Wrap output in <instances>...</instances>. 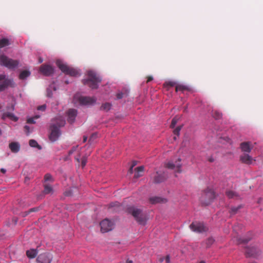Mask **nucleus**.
Instances as JSON below:
<instances>
[{
  "mask_svg": "<svg viewBox=\"0 0 263 263\" xmlns=\"http://www.w3.org/2000/svg\"><path fill=\"white\" fill-rule=\"evenodd\" d=\"M13 222H14V224H16V223H17V218H13Z\"/></svg>",
  "mask_w": 263,
  "mask_h": 263,
  "instance_id": "4d7b16f0",
  "label": "nucleus"
},
{
  "mask_svg": "<svg viewBox=\"0 0 263 263\" xmlns=\"http://www.w3.org/2000/svg\"><path fill=\"white\" fill-rule=\"evenodd\" d=\"M59 128L60 127L64 126L65 124V121L64 119L60 117L57 119L56 122L54 123Z\"/></svg>",
  "mask_w": 263,
  "mask_h": 263,
  "instance_id": "b1692460",
  "label": "nucleus"
},
{
  "mask_svg": "<svg viewBox=\"0 0 263 263\" xmlns=\"http://www.w3.org/2000/svg\"><path fill=\"white\" fill-rule=\"evenodd\" d=\"M240 146L242 152L247 153H250L252 148L251 146V142H242Z\"/></svg>",
  "mask_w": 263,
  "mask_h": 263,
  "instance_id": "6ab92c4d",
  "label": "nucleus"
},
{
  "mask_svg": "<svg viewBox=\"0 0 263 263\" xmlns=\"http://www.w3.org/2000/svg\"><path fill=\"white\" fill-rule=\"evenodd\" d=\"M77 147H78V146L73 147L72 148V149L70 150V151H69V152H68L69 155H71V154H72L73 153V152H74V151H75L76 150V149H77Z\"/></svg>",
  "mask_w": 263,
  "mask_h": 263,
  "instance_id": "3c124183",
  "label": "nucleus"
},
{
  "mask_svg": "<svg viewBox=\"0 0 263 263\" xmlns=\"http://www.w3.org/2000/svg\"><path fill=\"white\" fill-rule=\"evenodd\" d=\"M9 147L12 153H17L20 149V145L18 143L13 142L9 144Z\"/></svg>",
  "mask_w": 263,
  "mask_h": 263,
  "instance_id": "aec40b11",
  "label": "nucleus"
},
{
  "mask_svg": "<svg viewBox=\"0 0 263 263\" xmlns=\"http://www.w3.org/2000/svg\"><path fill=\"white\" fill-rule=\"evenodd\" d=\"M175 83L174 82H168L164 84V85L167 87H173L175 85Z\"/></svg>",
  "mask_w": 263,
  "mask_h": 263,
  "instance_id": "a19ab883",
  "label": "nucleus"
},
{
  "mask_svg": "<svg viewBox=\"0 0 263 263\" xmlns=\"http://www.w3.org/2000/svg\"><path fill=\"white\" fill-rule=\"evenodd\" d=\"M199 263H205L204 261H201Z\"/></svg>",
  "mask_w": 263,
  "mask_h": 263,
  "instance_id": "774afa93",
  "label": "nucleus"
},
{
  "mask_svg": "<svg viewBox=\"0 0 263 263\" xmlns=\"http://www.w3.org/2000/svg\"><path fill=\"white\" fill-rule=\"evenodd\" d=\"M101 231L103 233L109 232L112 230L114 223L108 219H105L100 223Z\"/></svg>",
  "mask_w": 263,
  "mask_h": 263,
  "instance_id": "9d476101",
  "label": "nucleus"
},
{
  "mask_svg": "<svg viewBox=\"0 0 263 263\" xmlns=\"http://www.w3.org/2000/svg\"><path fill=\"white\" fill-rule=\"evenodd\" d=\"M19 64V61L9 58L5 55L0 56V65L8 69H14Z\"/></svg>",
  "mask_w": 263,
  "mask_h": 263,
  "instance_id": "39448f33",
  "label": "nucleus"
},
{
  "mask_svg": "<svg viewBox=\"0 0 263 263\" xmlns=\"http://www.w3.org/2000/svg\"><path fill=\"white\" fill-rule=\"evenodd\" d=\"M87 137L86 136H83V141L84 143L87 141Z\"/></svg>",
  "mask_w": 263,
  "mask_h": 263,
  "instance_id": "13d9d810",
  "label": "nucleus"
},
{
  "mask_svg": "<svg viewBox=\"0 0 263 263\" xmlns=\"http://www.w3.org/2000/svg\"><path fill=\"white\" fill-rule=\"evenodd\" d=\"M240 160L242 163L247 164H251L252 163L253 161H255V160L251 156L247 154H243L241 155L240 157Z\"/></svg>",
  "mask_w": 263,
  "mask_h": 263,
  "instance_id": "f3484780",
  "label": "nucleus"
},
{
  "mask_svg": "<svg viewBox=\"0 0 263 263\" xmlns=\"http://www.w3.org/2000/svg\"><path fill=\"white\" fill-rule=\"evenodd\" d=\"M50 134L49 136L50 140L54 142L58 140L61 135L59 128L54 124H51L50 125Z\"/></svg>",
  "mask_w": 263,
  "mask_h": 263,
  "instance_id": "1a4fd4ad",
  "label": "nucleus"
},
{
  "mask_svg": "<svg viewBox=\"0 0 263 263\" xmlns=\"http://www.w3.org/2000/svg\"><path fill=\"white\" fill-rule=\"evenodd\" d=\"M77 147H78V146L73 147L72 148V149L70 150V151H69V152H68L69 155H71V154H72L73 153V152H74V151H75L76 150V149H77Z\"/></svg>",
  "mask_w": 263,
  "mask_h": 263,
  "instance_id": "603ef678",
  "label": "nucleus"
},
{
  "mask_svg": "<svg viewBox=\"0 0 263 263\" xmlns=\"http://www.w3.org/2000/svg\"><path fill=\"white\" fill-rule=\"evenodd\" d=\"M40 71L44 76H49L54 72V69L51 65L43 64L41 66Z\"/></svg>",
  "mask_w": 263,
  "mask_h": 263,
  "instance_id": "9b49d317",
  "label": "nucleus"
},
{
  "mask_svg": "<svg viewBox=\"0 0 263 263\" xmlns=\"http://www.w3.org/2000/svg\"><path fill=\"white\" fill-rule=\"evenodd\" d=\"M77 147H78V146L73 147L72 148V149L70 150V151H69V152H68L69 155H71V154H72L73 153V152H74V151H75L76 150V149H77Z\"/></svg>",
  "mask_w": 263,
  "mask_h": 263,
  "instance_id": "8fccbe9b",
  "label": "nucleus"
},
{
  "mask_svg": "<svg viewBox=\"0 0 263 263\" xmlns=\"http://www.w3.org/2000/svg\"><path fill=\"white\" fill-rule=\"evenodd\" d=\"M52 191L51 186L49 185L46 184L44 186V192L45 194H49Z\"/></svg>",
  "mask_w": 263,
  "mask_h": 263,
  "instance_id": "c9c22d12",
  "label": "nucleus"
},
{
  "mask_svg": "<svg viewBox=\"0 0 263 263\" xmlns=\"http://www.w3.org/2000/svg\"><path fill=\"white\" fill-rule=\"evenodd\" d=\"M251 240L250 238H239L238 239V242L239 243H246Z\"/></svg>",
  "mask_w": 263,
  "mask_h": 263,
  "instance_id": "4c0bfd02",
  "label": "nucleus"
},
{
  "mask_svg": "<svg viewBox=\"0 0 263 263\" xmlns=\"http://www.w3.org/2000/svg\"><path fill=\"white\" fill-rule=\"evenodd\" d=\"M134 166V165H133L130 167V168H129V173H131V174L133 173V168Z\"/></svg>",
  "mask_w": 263,
  "mask_h": 263,
  "instance_id": "6e6d98bb",
  "label": "nucleus"
},
{
  "mask_svg": "<svg viewBox=\"0 0 263 263\" xmlns=\"http://www.w3.org/2000/svg\"><path fill=\"white\" fill-rule=\"evenodd\" d=\"M7 109L8 110L13 111L14 110V106L13 105H11V106H7Z\"/></svg>",
  "mask_w": 263,
  "mask_h": 263,
  "instance_id": "de8ad7c7",
  "label": "nucleus"
},
{
  "mask_svg": "<svg viewBox=\"0 0 263 263\" xmlns=\"http://www.w3.org/2000/svg\"><path fill=\"white\" fill-rule=\"evenodd\" d=\"M127 211L132 215L139 224L143 226L145 225L147 220L146 214L143 212L141 210L131 206L128 208Z\"/></svg>",
  "mask_w": 263,
  "mask_h": 263,
  "instance_id": "f03ea898",
  "label": "nucleus"
},
{
  "mask_svg": "<svg viewBox=\"0 0 263 263\" xmlns=\"http://www.w3.org/2000/svg\"><path fill=\"white\" fill-rule=\"evenodd\" d=\"M165 259V258L164 257H161L159 258V261L162 262L163 261V260Z\"/></svg>",
  "mask_w": 263,
  "mask_h": 263,
  "instance_id": "680f3d73",
  "label": "nucleus"
},
{
  "mask_svg": "<svg viewBox=\"0 0 263 263\" xmlns=\"http://www.w3.org/2000/svg\"><path fill=\"white\" fill-rule=\"evenodd\" d=\"M126 263H133V262L132 260L128 259L126 261Z\"/></svg>",
  "mask_w": 263,
  "mask_h": 263,
  "instance_id": "0e129e2a",
  "label": "nucleus"
},
{
  "mask_svg": "<svg viewBox=\"0 0 263 263\" xmlns=\"http://www.w3.org/2000/svg\"><path fill=\"white\" fill-rule=\"evenodd\" d=\"M180 162L181 159L178 158L175 163H174L173 162H168L166 164V167L170 169L174 170L176 172L180 173L181 172Z\"/></svg>",
  "mask_w": 263,
  "mask_h": 263,
  "instance_id": "f8f14e48",
  "label": "nucleus"
},
{
  "mask_svg": "<svg viewBox=\"0 0 263 263\" xmlns=\"http://www.w3.org/2000/svg\"><path fill=\"white\" fill-rule=\"evenodd\" d=\"M29 145L32 147H36L39 149H41V146L39 145L37 142L33 139H31L29 141Z\"/></svg>",
  "mask_w": 263,
  "mask_h": 263,
  "instance_id": "7c9ffc66",
  "label": "nucleus"
},
{
  "mask_svg": "<svg viewBox=\"0 0 263 263\" xmlns=\"http://www.w3.org/2000/svg\"><path fill=\"white\" fill-rule=\"evenodd\" d=\"M119 205H120V203L119 202H115V203H111L109 204V208H113V207H115V206L118 207V206H119Z\"/></svg>",
  "mask_w": 263,
  "mask_h": 263,
  "instance_id": "79ce46f5",
  "label": "nucleus"
},
{
  "mask_svg": "<svg viewBox=\"0 0 263 263\" xmlns=\"http://www.w3.org/2000/svg\"><path fill=\"white\" fill-rule=\"evenodd\" d=\"M67 114L68 116V122L71 124L73 123L77 115V110L73 108L69 109L67 111Z\"/></svg>",
  "mask_w": 263,
  "mask_h": 263,
  "instance_id": "2eb2a0df",
  "label": "nucleus"
},
{
  "mask_svg": "<svg viewBox=\"0 0 263 263\" xmlns=\"http://www.w3.org/2000/svg\"><path fill=\"white\" fill-rule=\"evenodd\" d=\"M153 177V182L155 183H159L163 182L166 178L164 173H159L157 172Z\"/></svg>",
  "mask_w": 263,
  "mask_h": 263,
  "instance_id": "4468645a",
  "label": "nucleus"
},
{
  "mask_svg": "<svg viewBox=\"0 0 263 263\" xmlns=\"http://www.w3.org/2000/svg\"><path fill=\"white\" fill-rule=\"evenodd\" d=\"M215 240L212 237H209L205 241L206 247H210L214 242Z\"/></svg>",
  "mask_w": 263,
  "mask_h": 263,
  "instance_id": "f704fd0d",
  "label": "nucleus"
},
{
  "mask_svg": "<svg viewBox=\"0 0 263 263\" xmlns=\"http://www.w3.org/2000/svg\"><path fill=\"white\" fill-rule=\"evenodd\" d=\"M190 228L194 232L196 233H202L206 232L208 229L204 225L202 222L198 221L193 222L190 226Z\"/></svg>",
  "mask_w": 263,
  "mask_h": 263,
  "instance_id": "6e6552de",
  "label": "nucleus"
},
{
  "mask_svg": "<svg viewBox=\"0 0 263 263\" xmlns=\"http://www.w3.org/2000/svg\"><path fill=\"white\" fill-rule=\"evenodd\" d=\"M29 214H30L29 212L28 211H25V212H22L21 213V215H22V217H26V216H27Z\"/></svg>",
  "mask_w": 263,
  "mask_h": 263,
  "instance_id": "09e8293b",
  "label": "nucleus"
},
{
  "mask_svg": "<svg viewBox=\"0 0 263 263\" xmlns=\"http://www.w3.org/2000/svg\"><path fill=\"white\" fill-rule=\"evenodd\" d=\"M30 74V72L28 70H23L22 71L19 76V78L22 80H24L26 79L27 77H29Z\"/></svg>",
  "mask_w": 263,
  "mask_h": 263,
  "instance_id": "bb28decb",
  "label": "nucleus"
},
{
  "mask_svg": "<svg viewBox=\"0 0 263 263\" xmlns=\"http://www.w3.org/2000/svg\"><path fill=\"white\" fill-rule=\"evenodd\" d=\"M226 194L229 198H234L238 196V194L236 192L230 190L227 191Z\"/></svg>",
  "mask_w": 263,
  "mask_h": 263,
  "instance_id": "cd10ccee",
  "label": "nucleus"
},
{
  "mask_svg": "<svg viewBox=\"0 0 263 263\" xmlns=\"http://www.w3.org/2000/svg\"><path fill=\"white\" fill-rule=\"evenodd\" d=\"M245 252L247 257H256L259 251L257 248L253 247L246 248Z\"/></svg>",
  "mask_w": 263,
  "mask_h": 263,
  "instance_id": "a211bd4d",
  "label": "nucleus"
},
{
  "mask_svg": "<svg viewBox=\"0 0 263 263\" xmlns=\"http://www.w3.org/2000/svg\"><path fill=\"white\" fill-rule=\"evenodd\" d=\"M3 81L2 83H0V91L4 90L8 87H14L15 83L12 79L6 78L5 74H0V81Z\"/></svg>",
  "mask_w": 263,
  "mask_h": 263,
  "instance_id": "0eeeda50",
  "label": "nucleus"
},
{
  "mask_svg": "<svg viewBox=\"0 0 263 263\" xmlns=\"http://www.w3.org/2000/svg\"><path fill=\"white\" fill-rule=\"evenodd\" d=\"M52 179V177L51 176V175L49 174H46L45 176H44V179L45 181H50Z\"/></svg>",
  "mask_w": 263,
  "mask_h": 263,
  "instance_id": "ea45409f",
  "label": "nucleus"
},
{
  "mask_svg": "<svg viewBox=\"0 0 263 263\" xmlns=\"http://www.w3.org/2000/svg\"><path fill=\"white\" fill-rule=\"evenodd\" d=\"M56 64L59 69L66 74H68L72 77H78L80 75L79 70L68 66L61 60H57Z\"/></svg>",
  "mask_w": 263,
  "mask_h": 263,
  "instance_id": "20e7f679",
  "label": "nucleus"
},
{
  "mask_svg": "<svg viewBox=\"0 0 263 263\" xmlns=\"http://www.w3.org/2000/svg\"><path fill=\"white\" fill-rule=\"evenodd\" d=\"M189 89V88L186 86L183 85H178L176 86V91H183L184 90H188Z\"/></svg>",
  "mask_w": 263,
  "mask_h": 263,
  "instance_id": "2f4dec72",
  "label": "nucleus"
},
{
  "mask_svg": "<svg viewBox=\"0 0 263 263\" xmlns=\"http://www.w3.org/2000/svg\"><path fill=\"white\" fill-rule=\"evenodd\" d=\"M215 198V193L214 190L209 187L201 192L199 200L203 205H208L212 202Z\"/></svg>",
  "mask_w": 263,
  "mask_h": 263,
  "instance_id": "7ed1b4c3",
  "label": "nucleus"
},
{
  "mask_svg": "<svg viewBox=\"0 0 263 263\" xmlns=\"http://www.w3.org/2000/svg\"><path fill=\"white\" fill-rule=\"evenodd\" d=\"M46 108V105H42L37 107V109L39 110L44 111Z\"/></svg>",
  "mask_w": 263,
  "mask_h": 263,
  "instance_id": "c03bdc74",
  "label": "nucleus"
},
{
  "mask_svg": "<svg viewBox=\"0 0 263 263\" xmlns=\"http://www.w3.org/2000/svg\"><path fill=\"white\" fill-rule=\"evenodd\" d=\"M43 62V59L42 58L39 59V63H42Z\"/></svg>",
  "mask_w": 263,
  "mask_h": 263,
  "instance_id": "69168bd1",
  "label": "nucleus"
},
{
  "mask_svg": "<svg viewBox=\"0 0 263 263\" xmlns=\"http://www.w3.org/2000/svg\"><path fill=\"white\" fill-rule=\"evenodd\" d=\"M182 127H183V125H179V126H177L175 129H174L173 133L175 135V136H174L173 138L174 140H176L177 136L178 137L179 136L180 131L181 130Z\"/></svg>",
  "mask_w": 263,
  "mask_h": 263,
  "instance_id": "393cba45",
  "label": "nucleus"
},
{
  "mask_svg": "<svg viewBox=\"0 0 263 263\" xmlns=\"http://www.w3.org/2000/svg\"><path fill=\"white\" fill-rule=\"evenodd\" d=\"M242 208V206L241 205H239L237 206H232L231 209H230V210L229 211L230 213L231 214V215H234L236 213H237V212H238V211L241 208Z\"/></svg>",
  "mask_w": 263,
  "mask_h": 263,
  "instance_id": "c756f323",
  "label": "nucleus"
},
{
  "mask_svg": "<svg viewBox=\"0 0 263 263\" xmlns=\"http://www.w3.org/2000/svg\"><path fill=\"white\" fill-rule=\"evenodd\" d=\"M51 255L48 253L40 254L36 259L37 263H50L51 261Z\"/></svg>",
  "mask_w": 263,
  "mask_h": 263,
  "instance_id": "ddd939ff",
  "label": "nucleus"
},
{
  "mask_svg": "<svg viewBox=\"0 0 263 263\" xmlns=\"http://www.w3.org/2000/svg\"><path fill=\"white\" fill-rule=\"evenodd\" d=\"M153 80V78L152 76H148L147 77V83L149 82L150 81H152Z\"/></svg>",
  "mask_w": 263,
  "mask_h": 263,
  "instance_id": "864d4df0",
  "label": "nucleus"
},
{
  "mask_svg": "<svg viewBox=\"0 0 263 263\" xmlns=\"http://www.w3.org/2000/svg\"><path fill=\"white\" fill-rule=\"evenodd\" d=\"M149 202L152 204H156L158 203L165 202L166 200L164 198H162L159 197H152L149 199Z\"/></svg>",
  "mask_w": 263,
  "mask_h": 263,
  "instance_id": "412c9836",
  "label": "nucleus"
},
{
  "mask_svg": "<svg viewBox=\"0 0 263 263\" xmlns=\"http://www.w3.org/2000/svg\"><path fill=\"white\" fill-rule=\"evenodd\" d=\"M214 160V158H213L212 157H211L209 159V161L211 162H213Z\"/></svg>",
  "mask_w": 263,
  "mask_h": 263,
  "instance_id": "e2e57ef3",
  "label": "nucleus"
},
{
  "mask_svg": "<svg viewBox=\"0 0 263 263\" xmlns=\"http://www.w3.org/2000/svg\"><path fill=\"white\" fill-rule=\"evenodd\" d=\"M124 94L122 92H120L117 94L116 97L118 99H121L123 98Z\"/></svg>",
  "mask_w": 263,
  "mask_h": 263,
  "instance_id": "49530a36",
  "label": "nucleus"
},
{
  "mask_svg": "<svg viewBox=\"0 0 263 263\" xmlns=\"http://www.w3.org/2000/svg\"><path fill=\"white\" fill-rule=\"evenodd\" d=\"M9 45V41L8 39L3 38L0 40V48H3Z\"/></svg>",
  "mask_w": 263,
  "mask_h": 263,
  "instance_id": "c85d7f7f",
  "label": "nucleus"
},
{
  "mask_svg": "<svg viewBox=\"0 0 263 263\" xmlns=\"http://www.w3.org/2000/svg\"><path fill=\"white\" fill-rule=\"evenodd\" d=\"M87 162V158L85 157H83L81 160V165L82 167H84Z\"/></svg>",
  "mask_w": 263,
  "mask_h": 263,
  "instance_id": "58836bf2",
  "label": "nucleus"
},
{
  "mask_svg": "<svg viewBox=\"0 0 263 263\" xmlns=\"http://www.w3.org/2000/svg\"><path fill=\"white\" fill-rule=\"evenodd\" d=\"M7 118L14 122H16L18 120V118L10 111H6L2 114L1 116L2 120H5Z\"/></svg>",
  "mask_w": 263,
  "mask_h": 263,
  "instance_id": "dca6fc26",
  "label": "nucleus"
},
{
  "mask_svg": "<svg viewBox=\"0 0 263 263\" xmlns=\"http://www.w3.org/2000/svg\"><path fill=\"white\" fill-rule=\"evenodd\" d=\"M78 101L80 105H92L96 102L94 98L85 96H77L74 97V101Z\"/></svg>",
  "mask_w": 263,
  "mask_h": 263,
  "instance_id": "423d86ee",
  "label": "nucleus"
},
{
  "mask_svg": "<svg viewBox=\"0 0 263 263\" xmlns=\"http://www.w3.org/2000/svg\"><path fill=\"white\" fill-rule=\"evenodd\" d=\"M180 117L176 116L172 120V122L170 125V127L172 128H174L176 125L177 123L179 121Z\"/></svg>",
  "mask_w": 263,
  "mask_h": 263,
  "instance_id": "72a5a7b5",
  "label": "nucleus"
},
{
  "mask_svg": "<svg viewBox=\"0 0 263 263\" xmlns=\"http://www.w3.org/2000/svg\"><path fill=\"white\" fill-rule=\"evenodd\" d=\"M39 117V116H35L33 118H30L27 119V123L29 124H34L35 123L34 119H38Z\"/></svg>",
  "mask_w": 263,
  "mask_h": 263,
  "instance_id": "e433bc0d",
  "label": "nucleus"
},
{
  "mask_svg": "<svg viewBox=\"0 0 263 263\" xmlns=\"http://www.w3.org/2000/svg\"><path fill=\"white\" fill-rule=\"evenodd\" d=\"M76 160L78 162H80V159H79L78 158H76Z\"/></svg>",
  "mask_w": 263,
  "mask_h": 263,
  "instance_id": "338daca9",
  "label": "nucleus"
},
{
  "mask_svg": "<svg viewBox=\"0 0 263 263\" xmlns=\"http://www.w3.org/2000/svg\"><path fill=\"white\" fill-rule=\"evenodd\" d=\"M37 254V252L35 249H30L26 251V255L29 258H34Z\"/></svg>",
  "mask_w": 263,
  "mask_h": 263,
  "instance_id": "5701e85b",
  "label": "nucleus"
},
{
  "mask_svg": "<svg viewBox=\"0 0 263 263\" xmlns=\"http://www.w3.org/2000/svg\"><path fill=\"white\" fill-rule=\"evenodd\" d=\"M65 194L66 196H70L71 195V193H70V191H68V192H65Z\"/></svg>",
  "mask_w": 263,
  "mask_h": 263,
  "instance_id": "052dcab7",
  "label": "nucleus"
},
{
  "mask_svg": "<svg viewBox=\"0 0 263 263\" xmlns=\"http://www.w3.org/2000/svg\"><path fill=\"white\" fill-rule=\"evenodd\" d=\"M111 106V104L110 103H105L102 105V106L101 107V109L105 110V111H108L110 109Z\"/></svg>",
  "mask_w": 263,
  "mask_h": 263,
  "instance_id": "473e14b6",
  "label": "nucleus"
},
{
  "mask_svg": "<svg viewBox=\"0 0 263 263\" xmlns=\"http://www.w3.org/2000/svg\"><path fill=\"white\" fill-rule=\"evenodd\" d=\"M88 79L83 80L84 85H88L91 89H97L98 84L101 82V78L93 71L89 70L87 72Z\"/></svg>",
  "mask_w": 263,
  "mask_h": 263,
  "instance_id": "f257e3e1",
  "label": "nucleus"
},
{
  "mask_svg": "<svg viewBox=\"0 0 263 263\" xmlns=\"http://www.w3.org/2000/svg\"><path fill=\"white\" fill-rule=\"evenodd\" d=\"M222 113L218 110H214L212 111V116L216 120L220 119L222 118Z\"/></svg>",
  "mask_w": 263,
  "mask_h": 263,
  "instance_id": "a878e982",
  "label": "nucleus"
},
{
  "mask_svg": "<svg viewBox=\"0 0 263 263\" xmlns=\"http://www.w3.org/2000/svg\"><path fill=\"white\" fill-rule=\"evenodd\" d=\"M39 210V208L38 207L33 208L28 210L29 212V213H31L32 212H37Z\"/></svg>",
  "mask_w": 263,
  "mask_h": 263,
  "instance_id": "37998d69",
  "label": "nucleus"
},
{
  "mask_svg": "<svg viewBox=\"0 0 263 263\" xmlns=\"http://www.w3.org/2000/svg\"><path fill=\"white\" fill-rule=\"evenodd\" d=\"M135 171L136 172L134 175V177L136 178H139L142 176V174L144 172V166H138L135 169Z\"/></svg>",
  "mask_w": 263,
  "mask_h": 263,
  "instance_id": "4be33fe9",
  "label": "nucleus"
},
{
  "mask_svg": "<svg viewBox=\"0 0 263 263\" xmlns=\"http://www.w3.org/2000/svg\"><path fill=\"white\" fill-rule=\"evenodd\" d=\"M165 260L166 262V263H170V257L169 255H167L166 257L165 258Z\"/></svg>",
  "mask_w": 263,
  "mask_h": 263,
  "instance_id": "5fc2aeb1",
  "label": "nucleus"
},
{
  "mask_svg": "<svg viewBox=\"0 0 263 263\" xmlns=\"http://www.w3.org/2000/svg\"><path fill=\"white\" fill-rule=\"evenodd\" d=\"M1 172L2 173L4 174V173H6V170H5V169H4V168H1Z\"/></svg>",
  "mask_w": 263,
  "mask_h": 263,
  "instance_id": "bf43d9fd",
  "label": "nucleus"
},
{
  "mask_svg": "<svg viewBox=\"0 0 263 263\" xmlns=\"http://www.w3.org/2000/svg\"><path fill=\"white\" fill-rule=\"evenodd\" d=\"M24 129L27 135H29V134L30 133L29 126H28V125H25L24 126Z\"/></svg>",
  "mask_w": 263,
  "mask_h": 263,
  "instance_id": "a18cd8bd",
  "label": "nucleus"
}]
</instances>
